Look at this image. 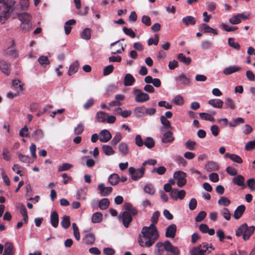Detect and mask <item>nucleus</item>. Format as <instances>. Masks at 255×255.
Here are the masks:
<instances>
[{
    "label": "nucleus",
    "mask_w": 255,
    "mask_h": 255,
    "mask_svg": "<svg viewBox=\"0 0 255 255\" xmlns=\"http://www.w3.org/2000/svg\"><path fill=\"white\" fill-rule=\"evenodd\" d=\"M84 243L87 245H92L95 241V237L94 234L90 233L86 235L84 238L83 239Z\"/></svg>",
    "instance_id": "31"
},
{
    "label": "nucleus",
    "mask_w": 255,
    "mask_h": 255,
    "mask_svg": "<svg viewBox=\"0 0 255 255\" xmlns=\"http://www.w3.org/2000/svg\"><path fill=\"white\" fill-rule=\"evenodd\" d=\"M135 82V79L130 74L125 75L124 80V84L125 86H130L133 85Z\"/></svg>",
    "instance_id": "24"
},
{
    "label": "nucleus",
    "mask_w": 255,
    "mask_h": 255,
    "mask_svg": "<svg viewBox=\"0 0 255 255\" xmlns=\"http://www.w3.org/2000/svg\"><path fill=\"white\" fill-rule=\"evenodd\" d=\"M114 66L113 65H110L106 66L103 70V75L107 76L111 74L114 70Z\"/></svg>",
    "instance_id": "61"
},
{
    "label": "nucleus",
    "mask_w": 255,
    "mask_h": 255,
    "mask_svg": "<svg viewBox=\"0 0 255 255\" xmlns=\"http://www.w3.org/2000/svg\"><path fill=\"white\" fill-rule=\"evenodd\" d=\"M205 168L208 172L217 171L219 169V165L216 162L210 161L206 164Z\"/></svg>",
    "instance_id": "22"
},
{
    "label": "nucleus",
    "mask_w": 255,
    "mask_h": 255,
    "mask_svg": "<svg viewBox=\"0 0 255 255\" xmlns=\"http://www.w3.org/2000/svg\"><path fill=\"white\" fill-rule=\"evenodd\" d=\"M133 93L135 95L134 100L137 103H144L149 99V95L139 89H134Z\"/></svg>",
    "instance_id": "8"
},
{
    "label": "nucleus",
    "mask_w": 255,
    "mask_h": 255,
    "mask_svg": "<svg viewBox=\"0 0 255 255\" xmlns=\"http://www.w3.org/2000/svg\"><path fill=\"white\" fill-rule=\"evenodd\" d=\"M96 118L99 123H104L106 120V114L104 112H98L96 115Z\"/></svg>",
    "instance_id": "43"
},
{
    "label": "nucleus",
    "mask_w": 255,
    "mask_h": 255,
    "mask_svg": "<svg viewBox=\"0 0 255 255\" xmlns=\"http://www.w3.org/2000/svg\"><path fill=\"white\" fill-rule=\"evenodd\" d=\"M161 124L167 128H171V123L164 116H161L160 117Z\"/></svg>",
    "instance_id": "57"
},
{
    "label": "nucleus",
    "mask_w": 255,
    "mask_h": 255,
    "mask_svg": "<svg viewBox=\"0 0 255 255\" xmlns=\"http://www.w3.org/2000/svg\"><path fill=\"white\" fill-rule=\"evenodd\" d=\"M0 69L1 71L6 75L10 73L9 64L4 60L0 61Z\"/></svg>",
    "instance_id": "23"
},
{
    "label": "nucleus",
    "mask_w": 255,
    "mask_h": 255,
    "mask_svg": "<svg viewBox=\"0 0 255 255\" xmlns=\"http://www.w3.org/2000/svg\"><path fill=\"white\" fill-rule=\"evenodd\" d=\"M164 251L167 252L165 255H180V254L179 248L173 246L169 241H166L164 243L159 242L156 244L154 251L155 255H162Z\"/></svg>",
    "instance_id": "3"
},
{
    "label": "nucleus",
    "mask_w": 255,
    "mask_h": 255,
    "mask_svg": "<svg viewBox=\"0 0 255 255\" xmlns=\"http://www.w3.org/2000/svg\"><path fill=\"white\" fill-rule=\"evenodd\" d=\"M20 21V28L24 32H27L32 28L31 16L27 12H22L18 15Z\"/></svg>",
    "instance_id": "6"
},
{
    "label": "nucleus",
    "mask_w": 255,
    "mask_h": 255,
    "mask_svg": "<svg viewBox=\"0 0 255 255\" xmlns=\"http://www.w3.org/2000/svg\"><path fill=\"white\" fill-rule=\"evenodd\" d=\"M159 215L160 213L158 211H155L153 213L150 219V220L152 222L151 224L154 225L155 224L157 223Z\"/></svg>",
    "instance_id": "60"
},
{
    "label": "nucleus",
    "mask_w": 255,
    "mask_h": 255,
    "mask_svg": "<svg viewBox=\"0 0 255 255\" xmlns=\"http://www.w3.org/2000/svg\"><path fill=\"white\" fill-rule=\"evenodd\" d=\"M84 127L82 123L79 124L77 127L74 129V133L75 134H81L84 131Z\"/></svg>",
    "instance_id": "63"
},
{
    "label": "nucleus",
    "mask_w": 255,
    "mask_h": 255,
    "mask_svg": "<svg viewBox=\"0 0 255 255\" xmlns=\"http://www.w3.org/2000/svg\"><path fill=\"white\" fill-rule=\"evenodd\" d=\"M125 211L128 213L132 217L136 216L138 212L137 209L129 203H127L125 204Z\"/></svg>",
    "instance_id": "15"
},
{
    "label": "nucleus",
    "mask_w": 255,
    "mask_h": 255,
    "mask_svg": "<svg viewBox=\"0 0 255 255\" xmlns=\"http://www.w3.org/2000/svg\"><path fill=\"white\" fill-rule=\"evenodd\" d=\"M182 21L186 26H188L190 24H195L196 20L194 17L189 15L184 17L182 19Z\"/></svg>",
    "instance_id": "34"
},
{
    "label": "nucleus",
    "mask_w": 255,
    "mask_h": 255,
    "mask_svg": "<svg viewBox=\"0 0 255 255\" xmlns=\"http://www.w3.org/2000/svg\"><path fill=\"white\" fill-rule=\"evenodd\" d=\"M120 178L117 173H113L108 178V182L113 186L117 185L120 181Z\"/></svg>",
    "instance_id": "26"
},
{
    "label": "nucleus",
    "mask_w": 255,
    "mask_h": 255,
    "mask_svg": "<svg viewBox=\"0 0 255 255\" xmlns=\"http://www.w3.org/2000/svg\"><path fill=\"white\" fill-rule=\"evenodd\" d=\"M14 41L13 40L12 41L11 45L7 48L6 50V54L15 58L18 57V52L14 49Z\"/></svg>",
    "instance_id": "25"
},
{
    "label": "nucleus",
    "mask_w": 255,
    "mask_h": 255,
    "mask_svg": "<svg viewBox=\"0 0 255 255\" xmlns=\"http://www.w3.org/2000/svg\"><path fill=\"white\" fill-rule=\"evenodd\" d=\"M208 104L215 108H222L224 102L222 100L218 99H211L208 101Z\"/></svg>",
    "instance_id": "21"
},
{
    "label": "nucleus",
    "mask_w": 255,
    "mask_h": 255,
    "mask_svg": "<svg viewBox=\"0 0 255 255\" xmlns=\"http://www.w3.org/2000/svg\"><path fill=\"white\" fill-rule=\"evenodd\" d=\"M196 145V142L191 140H187L185 143L186 147L190 150H194Z\"/></svg>",
    "instance_id": "59"
},
{
    "label": "nucleus",
    "mask_w": 255,
    "mask_h": 255,
    "mask_svg": "<svg viewBox=\"0 0 255 255\" xmlns=\"http://www.w3.org/2000/svg\"><path fill=\"white\" fill-rule=\"evenodd\" d=\"M61 225L65 229L68 228L70 225V217L65 215L63 216L61 222Z\"/></svg>",
    "instance_id": "42"
},
{
    "label": "nucleus",
    "mask_w": 255,
    "mask_h": 255,
    "mask_svg": "<svg viewBox=\"0 0 255 255\" xmlns=\"http://www.w3.org/2000/svg\"><path fill=\"white\" fill-rule=\"evenodd\" d=\"M118 148L120 153L124 156L127 155L129 152L128 145L125 142L120 143Z\"/></svg>",
    "instance_id": "28"
},
{
    "label": "nucleus",
    "mask_w": 255,
    "mask_h": 255,
    "mask_svg": "<svg viewBox=\"0 0 255 255\" xmlns=\"http://www.w3.org/2000/svg\"><path fill=\"white\" fill-rule=\"evenodd\" d=\"M241 67L238 66H230L225 68L223 70V73L225 75H229L240 71Z\"/></svg>",
    "instance_id": "16"
},
{
    "label": "nucleus",
    "mask_w": 255,
    "mask_h": 255,
    "mask_svg": "<svg viewBox=\"0 0 255 255\" xmlns=\"http://www.w3.org/2000/svg\"><path fill=\"white\" fill-rule=\"evenodd\" d=\"M218 203L224 206H228L230 204L231 201L227 197L222 196L218 200Z\"/></svg>",
    "instance_id": "51"
},
{
    "label": "nucleus",
    "mask_w": 255,
    "mask_h": 255,
    "mask_svg": "<svg viewBox=\"0 0 255 255\" xmlns=\"http://www.w3.org/2000/svg\"><path fill=\"white\" fill-rule=\"evenodd\" d=\"M118 218L119 220L122 221L123 225L126 228H128L130 223L131 222L132 220V216H131L129 214H128V213L125 211H124L122 213H121L119 215Z\"/></svg>",
    "instance_id": "9"
},
{
    "label": "nucleus",
    "mask_w": 255,
    "mask_h": 255,
    "mask_svg": "<svg viewBox=\"0 0 255 255\" xmlns=\"http://www.w3.org/2000/svg\"><path fill=\"white\" fill-rule=\"evenodd\" d=\"M78 68L79 62L77 60H76L70 65L68 70V75L71 76L76 73L78 70Z\"/></svg>",
    "instance_id": "33"
},
{
    "label": "nucleus",
    "mask_w": 255,
    "mask_h": 255,
    "mask_svg": "<svg viewBox=\"0 0 255 255\" xmlns=\"http://www.w3.org/2000/svg\"><path fill=\"white\" fill-rule=\"evenodd\" d=\"M212 46V43L208 40H204L201 42V48L203 50H207L211 48Z\"/></svg>",
    "instance_id": "54"
},
{
    "label": "nucleus",
    "mask_w": 255,
    "mask_h": 255,
    "mask_svg": "<svg viewBox=\"0 0 255 255\" xmlns=\"http://www.w3.org/2000/svg\"><path fill=\"white\" fill-rule=\"evenodd\" d=\"M186 176L187 174L185 172L182 171H177L174 172L173 178L176 180H183L186 179Z\"/></svg>",
    "instance_id": "40"
},
{
    "label": "nucleus",
    "mask_w": 255,
    "mask_h": 255,
    "mask_svg": "<svg viewBox=\"0 0 255 255\" xmlns=\"http://www.w3.org/2000/svg\"><path fill=\"white\" fill-rule=\"evenodd\" d=\"M175 79L179 85H181L184 87L190 85V80L189 78L183 73L180 74L178 77H176Z\"/></svg>",
    "instance_id": "11"
},
{
    "label": "nucleus",
    "mask_w": 255,
    "mask_h": 255,
    "mask_svg": "<svg viewBox=\"0 0 255 255\" xmlns=\"http://www.w3.org/2000/svg\"><path fill=\"white\" fill-rule=\"evenodd\" d=\"M199 116L201 119L203 120L209 121L210 122L214 121L215 119L211 114H209L206 113H200Z\"/></svg>",
    "instance_id": "46"
},
{
    "label": "nucleus",
    "mask_w": 255,
    "mask_h": 255,
    "mask_svg": "<svg viewBox=\"0 0 255 255\" xmlns=\"http://www.w3.org/2000/svg\"><path fill=\"white\" fill-rule=\"evenodd\" d=\"M110 201L107 198H103L99 202V207L101 210H105L109 207Z\"/></svg>",
    "instance_id": "41"
},
{
    "label": "nucleus",
    "mask_w": 255,
    "mask_h": 255,
    "mask_svg": "<svg viewBox=\"0 0 255 255\" xmlns=\"http://www.w3.org/2000/svg\"><path fill=\"white\" fill-rule=\"evenodd\" d=\"M174 139L173 136V133L170 131L165 132L162 137L161 140L163 143H171Z\"/></svg>",
    "instance_id": "18"
},
{
    "label": "nucleus",
    "mask_w": 255,
    "mask_h": 255,
    "mask_svg": "<svg viewBox=\"0 0 255 255\" xmlns=\"http://www.w3.org/2000/svg\"><path fill=\"white\" fill-rule=\"evenodd\" d=\"M91 29L89 28H85L80 33V37L84 40H89L91 37Z\"/></svg>",
    "instance_id": "35"
},
{
    "label": "nucleus",
    "mask_w": 255,
    "mask_h": 255,
    "mask_svg": "<svg viewBox=\"0 0 255 255\" xmlns=\"http://www.w3.org/2000/svg\"><path fill=\"white\" fill-rule=\"evenodd\" d=\"M123 30L125 34H126L128 36H129L131 38H133L135 37V34L131 28L124 27L123 28Z\"/></svg>",
    "instance_id": "52"
},
{
    "label": "nucleus",
    "mask_w": 255,
    "mask_h": 255,
    "mask_svg": "<svg viewBox=\"0 0 255 255\" xmlns=\"http://www.w3.org/2000/svg\"><path fill=\"white\" fill-rule=\"evenodd\" d=\"M166 171V169L165 167L161 166L158 168L154 167L151 171L152 173H157L159 175H163L165 173Z\"/></svg>",
    "instance_id": "55"
},
{
    "label": "nucleus",
    "mask_w": 255,
    "mask_h": 255,
    "mask_svg": "<svg viewBox=\"0 0 255 255\" xmlns=\"http://www.w3.org/2000/svg\"><path fill=\"white\" fill-rule=\"evenodd\" d=\"M244 123V119L243 118L239 117L233 119L229 123V125L231 127H236Z\"/></svg>",
    "instance_id": "37"
},
{
    "label": "nucleus",
    "mask_w": 255,
    "mask_h": 255,
    "mask_svg": "<svg viewBox=\"0 0 255 255\" xmlns=\"http://www.w3.org/2000/svg\"><path fill=\"white\" fill-rule=\"evenodd\" d=\"M148 148H151L155 145V142L153 139L150 137H147L144 141V144Z\"/></svg>",
    "instance_id": "48"
},
{
    "label": "nucleus",
    "mask_w": 255,
    "mask_h": 255,
    "mask_svg": "<svg viewBox=\"0 0 255 255\" xmlns=\"http://www.w3.org/2000/svg\"><path fill=\"white\" fill-rule=\"evenodd\" d=\"M50 223L52 227L57 228L59 225V217L57 212L54 211L50 214Z\"/></svg>",
    "instance_id": "17"
},
{
    "label": "nucleus",
    "mask_w": 255,
    "mask_h": 255,
    "mask_svg": "<svg viewBox=\"0 0 255 255\" xmlns=\"http://www.w3.org/2000/svg\"><path fill=\"white\" fill-rule=\"evenodd\" d=\"M14 246L11 243L7 242L4 245V252L2 255H13Z\"/></svg>",
    "instance_id": "19"
},
{
    "label": "nucleus",
    "mask_w": 255,
    "mask_h": 255,
    "mask_svg": "<svg viewBox=\"0 0 255 255\" xmlns=\"http://www.w3.org/2000/svg\"><path fill=\"white\" fill-rule=\"evenodd\" d=\"M145 108L144 106L138 107L134 109L135 115L137 118L142 117L145 116Z\"/></svg>",
    "instance_id": "38"
},
{
    "label": "nucleus",
    "mask_w": 255,
    "mask_h": 255,
    "mask_svg": "<svg viewBox=\"0 0 255 255\" xmlns=\"http://www.w3.org/2000/svg\"><path fill=\"white\" fill-rule=\"evenodd\" d=\"M141 233L143 239L139 237L138 242L141 247H150L159 237L157 229L153 224H151L148 227H143Z\"/></svg>",
    "instance_id": "1"
},
{
    "label": "nucleus",
    "mask_w": 255,
    "mask_h": 255,
    "mask_svg": "<svg viewBox=\"0 0 255 255\" xmlns=\"http://www.w3.org/2000/svg\"><path fill=\"white\" fill-rule=\"evenodd\" d=\"M209 249L214 250V248L211 244L203 243L199 246L193 248L190 251L191 255H205L211 252Z\"/></svg>",
    "instance_id": "5"
},
{
    "label": "nucleus",
    "mask_w": 255,
    "mask_h": 255,
    "mask_svg": "<svg viewBox=\"0 0 255 255\" xmlns=\"http://www.w3.org/2000/svg\"><path fill=\"white\" fill-rule=\"evenodd\" d=\"M247 185L251 191L255 190V180L253 178H250L247 180Z\"/></svg>",
    "instance_id": "64"
},
{
    "label": "nucleus",
    "mask_w": 255,
    "mask_h": 255,
    "mask_svg": "<svg viewBox=\"0 0 255 255\" xmlns=\"http://www.w3.org/2000/svg\"><path fill=\"white\" fill-rule=\"evenodd\" d=\"M76 23V20L74 19H71L67 20L64 25L65 33L66 35H68L71 31V25Z\"/></svg>",
    "instance_id": "29"
},
{
    "label": "nucleus",
    "mask_w": 255,
    "mask_h": 255,
    "mask_svg": "<svg viewBox=\"0 0 255 255\" xmlns=\"http://www.w3.org/2000/svg\"><path fill=\"white\" fill-rule=\"evenodd\" d=\"M18 6L19 9L17 10L18 12L20 10H26L29 5V0H19V4H15V6Z\"/></svg>",
    "instance_id": "32"
},
{
    "label": "nucleus",
    "mask_w": 255,
    "mask_h": 255,
    "mask_svg": "<svg viewBox=\"0 0 255 255\" xmlns=\"http://www.w3.org/2000/svg\"><path fill=\"white\" fill-rule=\"evenodd\" d=\"M144 191L150 195H153L155 193V189L153 185L151 183L146 184L143 188Z\"/></svg>",
    "instance_id": "44"
},
{
    "label": "nucleus",
    "mask_w": 255,
    "mask_h": 255,
    "mask_svg": "<svg viewBox=\"0 0 255 255\" xmlns=\"http://www.w3.org/2000/svg\"><path fill=\"white\" fill-rule=\"evenodd\" d=\"M176 226L175 224H171L168 226L165 232V236L167 238H173L176 235Z\"/></svg>",
    "instance_id": "14"
},
{
    "label": "nucleus",
    "mask_w": 255,
    "mask_h": 255,
    "mask_svg": "<svg viewBox=\"0 0 255 255\" xmlns=\"http://www.w3.org/2000/svg\"><path fill=\"white\" fill-rule=\"evenodd\" d=\"M254 231V226L248 227L246 223H244L236 230L235 235L237 237H243L244 240L247 241L249 239Z\"/></svg>",
    "instance_id": "4"
},
{
    "label": "nucleus",
    "mask_w": 255,
    "mask_h": 255,
    "mask_svg": "<svg viewBox=\"0 0 255 255\" xmlns=\"http://www.w3.org/2000/svg\"><path fill=\"white\" fill-rule=\"evenodd\" d=\"M38 61L43 67H45L47 65H48L50 63L49 60L48 59L47 57L45 56H41L38 58Z\"/></svg>",
    "instance_id": "47"
},
{
    "label": "nucleus",
    "mask_w": 255,
    "mask_h": 255,
    "mask_svg": "<svg viewBox=\"0 0 255 255\" xmlns=\"http://www.w3.org/2000/svg\"><path fill=\"white\" fill-rule=\"evenodd\" d=\"M246 209V207L244 205L239 206L235 210L234 214V217L235 219H240L243 215Z\"/></svg>",
    "instance_id": "20"
},
{
    "label": "nucleus",
    "mask_w": 255,
    "mask_h": 255,
    "mask_svg": "<svg viewBox=\"0 0 255 255\" xmlns=\"http://www.w3.org/2000/svg\"><path fill=\"white\" fill-rule=\"evenodd\" d=\"M14 0H0V22L3 24L12 12L17 13L18 6H15Z\"/></svg>",
    "instance_id": "2"
},
{
    "label": "nucleus",
    "mask_w": 255,
    "mask_h": 255,
    "mask_svg": "<svg viewBox=\"0 0 255 255\" xmlns=\"http://www.w3.org/2000/svg\"><path fill=\"white\" fill-rule=\"evenodd\" d=\"M228 44L230 46L237 50H239L240 48V44L238 43L235 42L234 39L233 38H229L228 39Z\"/></svg>",
    "instance_id": "56"
},
{
    "label": "nucleus",
    "mask_w": 255,
    "mask_h": 255,
    "mask_svg": "<svg viewBox=\"0 0 255 255\" xmlns=\"http://www.w3.org/2000/svg\"><path fill=\"white\" fill-rule=\"evenodd\" d=\"M178 60L185 64V65H189L191 62L190 57H186L183 53H179L178 55Z\"/></svg>",
    "instance_id": "39"
},
{
    "label": "nucleus",
    "mask_w": 255,
    "mask_h": 255,
    "mask_svg": "<svg viewBox=\"0 0 255 255\" xmlns=\"http://www.w3.org/2000/svg\"><path fill=\"white\" fill-rule=\"evenodd\" d=\"M232 182L234 184L239 186H245V178L241 175H238L234 177L232 179Z\"/></svg>",
    "instance_id": "27"
},
{
    "label": "nucleus",
    "mask_w": 255,
    "mask_h": 255,
    "mask_svg": "<svg viewBox=\"0 0 255 255\" xmlns=\"http://www.w3.org/2000/svg\"><path fill=\"white\" fill-rule=\"evenodd\" d=\"M99 140L102 142H107L112 138V134L107 129L102 130L99 133Z\"/></svg>",
    "instance_id": "12"
},
{
    "label": "nucleus",
    "mask_w": 255,
    "mask_h": 255,
    "mask_svg": "<svg viewBox=\"0 0 255 255\" xmlns=\"http://www.w3.org/2000/svg\"><path fill=\"white\" fill-rule=\"evenodd\" d=\"M145 169L142 167L139 168H134L130 167L128 168V172L131 178L134 181H137L141 178L144 173Z\"/></svg>",
    "instance_id": "7"
},
{
    "label": "nucleus",
    "mask_w": 255,
    "mask_h": 255,
    "mask_svg": "<svg viewBox=\"0 0 255 255\" xmlns=\"http://www.w3.org/2000/svg\"><path fill=\"white\" fill-rule=\"evenodd\" d=\"M122 136L120 132H117L116 133L115 136L112 139L111 143L112 145H116L121 139Z\"/></svg>",
    "instance_id": "53"
},
{
    "label": "nucleus",
    "mask_w": 255,
    "mask_h": 255,
    "mask_svg": "<svg viewBox=\"0 0 255 255\" xmlns=\"http://www.w3.org/2000/svg\"><path fill=\"white\" fill-rule=\"evenodd\" d=\"M18 157L19 160L23 163H30L31 162V158L28 155L22 154V153H19L18 154Z\"/></svg>",
    "instance_id": "50"
},
{
    "label": "nucleus",
    "mask_w": 255,
    "mask_h": 255,
    "mask_svg": "<svg viewBox=\"0 0 255 255\" xmlns=\"http://www.w3.org/2000/svg\"><path fill=\"white\" fill-rule=\"evenodd\" d=\"M72 167V165L69 163H65L62 164L61 165L59 166L58 168V172H62L63 171H66Z\"/></svg>",
    "instance_id": "58"
},
{
    "label": "nucleus",
    "mask_w": 255,
    "mask_h": 255,
    "mask_svg": "<svg viewBox=\"0 0 255 255\" xmlns=\"http://www.w3.org/2000/svg\"><path fill=\"white\" fill-rule=\"evenodd\" d=\"M201 29L205 33H212L215 35L218 34L217 30L210 27L205 23H202L200 25Z\"/></svg>",
    "instance_id": "30"
},
{
    "label": "nucleus",
    "mask_w": 255,
    "mask_h": 255,
    "mask_svg": "<svg viewBox=\"0 0 255 255\" xmlns=\"http://www.w3.org/2000/svg\"><path fill=\"white\" fill-rule=\"evenodd\" d=\"M86 198V194L84 190L81 189L80 190H78L76 194V199L78 200H85Z\"/></svg>",
    "instance_id": "62"
},
{
    "label": "nucleus",
    "mask_w": 255,
    "mask_h": 255,
    "mask_svg": "<svg viewBox=\"0 0 255 255\" xmlns=\"http://www.w3.org/2000/svg\"><path fill=\"white\" fill-rule=\"evenodd\" d=\"M185 194L186 192L184 190H179L176 188L172 189L170 193L171 198L175 200H177L178 199H183Z\"/></svg>",
    "instance_id": "10"
},
{
    "label": "nucleus",
    "mask_w": 255,
    "mask_h": 255,
    "mask_svg": "<svg viewBox=\"0 0 255 255\" xmlns=\"http://www.w3.org/2000/svg\"><path fill=\"white\" fill-rule=\"evenodd\" d=\"M103 215L101 212H97L93 214L91 221L93 223H99L102 221Z\"/></svg>",
    "instance_id": "36"
},
{
    "label": "nucleus",
    "mask_w": 255,
    "mask_h": 255,
    "mask_svg": "<svg viewBox=\"0 0 255 255\" xmlns=\"http://www.w3.org/2000/svg\"><path fill=\"white\" fill-rule=\"evenodd\" d=\"M172 102L177 106L182 105L184 103V100L181 96L178 95L174 97Z\"/></svg>",
    "instance_id": "49"
},
{
    "label": "nucleus",
    "mask_w": 255,
    "mask_h": 255,
    "mask_svg": "<svg viewBox=\"0 0 255 255\" xmlns=\"http://www.w3.org/2000/svg\"><path fill=\"white\" fill-rule=\"evenodd\" d=\"M98 189L102 196H107L112 193L113 188L112 187H106L103 183H101L98 185Z\"/></svg>",
    "instance_id": "13"
},
{
    "label": "nucleus",
    "mask_w": 255,
    "mask_h": 255,
    "mask_svg": "<svg viewBox=\"0 0 255 255\" xmlns=\"http://www.w3.org/2000/svg\"><path fill=\"white\" fill-rule=\"evenodd\" d=\"M102 149L107 155H111L115 153V151L113 148L109 145H104L102 146Z\"/></svg>",
    "instance_id": "45"
}]
</instances>
